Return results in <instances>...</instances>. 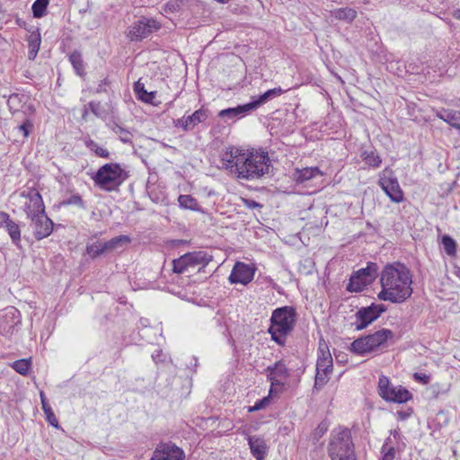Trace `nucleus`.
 <instances>
[{
	"mask_svg": "<svg viewBox=\"0 0 460 460\" xmlns=\"http://www.w3.org/2000/svg\"><path fill=\"white\" fill-rule=\"evenodd\" d=\"M223 166L237 178L253 181L269 173L271 163L268 152H246L238 147H228L221 154Z\"/></svg>",
	"mask_w": 460,
	"mask_h": 460,
	"instance_id": "obj_1",
	"label": "nucleus"
},
{
	"mask_svg": "<svg viewBox=\"0 0 460 460\" xmlns=\"http://www.w3.org/2000/svg\"><path fill=\"white\" fill-rule=\"evenodd\" d=\"M381 290L377 297L383 301L400 304L412 294V276L402 263L387 264L380 274Z\"/></svg>",
	"mask_w": 460,
	"mask_h": 460,
	"instance_id": "obj_2",
	"label": "nucleus"
},
{
	"mask_svg": "<svg viewBox=\"0 0 460 460\" xmlns=\"http://www.w3.org/2000/svg\"><path fill=\"white\" fill-rule=\"evenodd\" d=\"M296 322V311L291 306L275 309L270 317L269 332L279 345H284L286 336L293 330Z\"/></svg>",
	"mask_w": 460,
	"mask_h": 460,
	"instance_id": "obj_3",
	"label": "nucleus"
},
{
	"mask_svg": "<svg viewBox=\"0 0 460 460\" xmlns=\"http://www.w3.org/2000/svg\"><path fill=\"white\" fill-rule=\"evenodd\" d=\"M328 454L332 460H356L349 429L339 428L332 432L328 445Z\"/></svg>",
	"mask_w": 460,
	"mask_h": 460,
	"instance_id": "obj_4",
	"label": "nucleus"
},
{
	"mask_svg": "<svg viewBox=\"0 0 460 460\" xmlns=\"http://www.w3.org/2000/svg\"><path fill=\"white\" fill-rule=\"evenodd\" d=\"M394 338V332L388 329H381L376 332L355 340L350 349L358 355L377 352L387 347V341Z\"/></svg>",
	"mask_w": 460,
	"mask_h": 460,
	"instance_id": "obj_5",
	"label": "nucleus"
},
{
	"mask_svg": "<svg viewBox=\"0 0 460 460\" xmlns=\"http://www.w3.org/2000/svg\"><path fill=\"white\" fill-rule=\"evenodd\" d=\"M126 179L125 172L119 164H106L99 168L94 182L102 190H113Z\"/></svg>",
	"mask_w": 460,
	"mask_h": 460,
	"instance_id": "obj_6",
	"label": "nucleus"
},
{
	"mask_svg": "<svg viewBox=\"0 0 460 460\" xmlns=\"http://www.w3.org/2000/svg\"><path fill=\"white\" fill-rule=\"evenodd\" d=\"M212 261V256L204 251L186 253L172 261V270L181 274L190 270L204 269Z\"/></svg>",
	"mask_w": 460,
	"mask_h": 460,
	"instance_id": "obj_7",
	"label": "nucleus"
},
{
	"mask_svg": "<svg viewBox=\"0 0 460 460\" xmlns=\"http://www.w3.org/2000/svg\"><path fill=\"white\" fill-rule=\"evenodd\" d=\"M378 394L386 402L403 403L411 399V394L402 385H394L385 376H379Z\"/></svg>",
	"mask_w": 460,
	"mask_h": 460,
	"instance_id": "obj_8",
	"label": "nucleus"
},
{
	"mask_svg": "<svg viewBox=\"0 0 460 460\" xmlns=\"http://www.w3.org/2000/svg\"><path fill=\"white\" fill-rule=\"evenodd\" d=\"M378 184L393 202L400 203L403 200V192L392 170L386 168L380 173Z\"/></svg>",
	"mask_w": 460,
	"mask_h": 460,
	"instance_id": "obj_9",
	"label": "nucleus"
},
{
	"mask_svg": "<svg viewBox=\"0 0 460 460\" xmlns=\"http://www.w3.org/2000/svg\"><path fill=\"white\" fill-rule=\"evenodd\" d=\"M19 197L24 199L23 211L28 218L45 212L42 197L36 189L27 188L19 193Z\"/></svg>",
	"mask_w": 460,
	"mask_h": 460,
	"instance_id": "obj_10",
	"label": "nucleus"
},
{
	"mask_svg": "<svg viewBox=\"0 0 460 460\" xmlns=\"http://www.w3.org/2000/svg\"><path fill=\"white\" fill-rule=\"evenodd\" d=\"M376 276V264L369 263L367 268L360 269L349 279L347 290L349 292H360L371 284Z\"/></svg>",
	"mask_w": 460,
	"mask_h": 460,
	"instance_id": "obj_11",
	"label": "nucleus"
},
{
	"mask_svg": "<svg viewBox=\"0 0 460 460\" xmlns=\"http://www.w3.org/2000/svg\"><path fill=\"white\" fill-rule=\"evenodd\" d=\"M386 306L383 304H371L368 306L361 307L355 314L354 323L356 330H363L376 321L384 312Z\"/></svg>",
	"mask_w": 460,
	"mask_h": 460,
	"instance_id": "obj_12",
	"label": "nucleus"
},
{
	"mask_svg": "<svg viewBox=\"0 0 460 460\" xmlns=\"http://www.w3.org/2000/svg\"><path fill=\"white\" fill-rule=\"evenodd\" d=\"M268 380L270 382V395L277 392L278 387L284 385V381L289 376V371L283 360L277 361L264 370Z\"/></svg>",
	"mask_w": 460,
	"mask_h": 460,
	"instance_id": "obj_13",
	"label": "nucleus"
},
{
	"mask_svg": "<svg viewBox=\"0 0 460 460\" xmlns=\"http://www.w3.org/2000/svg\"><path fill=\"white\" fill-rule=\"evenodd\" d=\"M21 323L20 312L14 307H7L0 311V334L9 337L13 334L16 326Z\"/></svg>",
	"mask_w": 460,
	"mask_h": 460,
	"instance_id": "obj_14",
	"label": "nucleus"
},
{
	"mask_svg": "<svg viewBox=\"0 0 460 460\" xmlns=\"http://www.w3.org/2000/svg\"><path fill=\"white\" fill-rule=\"evenodd\" d=\"M160 28L161 25L157 21L143 18L130 27L128 37L131 40H141Z\"/></svg>",
	"mask_w": 460,
	"mask_h": 460,
	"instance_id": "obj_15",
	"label": "nucleus"
},
{
	"mask_svg": "<svg viewBox=\"0 0 460 460\" xmlns=\"http://www.w3.org/2000/svg\"><path fill=\"white\" fill-rule=\"evenodd\" d=\"M209 115V110L202 106L192 114L188 116L185 115L181 119L174 120L173 123L176 128H181L183 131H190L199 123L206 121Z\"/></svg>",
	"mask_w": 460,
	"mask_h": 460,
	"instance_id": "obj_16",
	"label": "nucleus"
},
{
	"mask_svg": "<svg viewBox=\"0 0 460 460\" xmlns=\"http://www.w3.org/2000/svg\"><path fill=\"white\" fill-rule=\"evenodd\" d=\"M184 457L183 450L169 442L160 443L154 451L151 460H184Z\"/></svg>",
	"mask_w": 460,
	"mask_h": 460,
	"instance_id": "obj_17",
	"label": "nucleus"
},
{
	"mask_svg": "<svg viewBox=\"0 0 460 460\" xmlns=\"http://www.w3.org/2000/svg\"><path fill=\"white\" fill-rule=\"evenodd\" d=\"M34 229V235L37 240H41L51 234L53 231V222L49 218L45 212L31 218Z\"/></svg>",
	"mask_w": 460,
	"mask_h": 460,
	"instance_id": "obj_18",
	"label": "nucleus"
},
{
	"mask_svg": "<svg viewBox=\"0 0 460 460\" xmlns=\"http://www.w3.org/2000/svg\"><path fill=\"white\" fill-rule=\"evenodd\" d=\"M254 277V270L248 264L243 262H236L229 276V281L231 283H240L247 285L250 283Z\"/></svg>",
	"mask_w": 460,
	"mask_h": 460,
	"instance_id": "obj_19",
	"label": "nucleus"
},
{
	"mask_svg": "<svg viewBox=\"0 0 460 460\" xmlns=\"http://www.w3.org/2000/svg\"><path fill=\"white\" fill-rule=\"evenodd\" d=\"M0 227L6 230L14 245H19L21 242L20 226L11 219L9 214L4 211H0Z\"/></svg>",
	"mask_w": 460,
	"mask_h": 460,
	"instance_id": "obj_20",
	"label": "nucleus"
},
{
	"mask_svg": "<svg viewBox=\"0 0 460 460\" xmlns=\"http://www.w3.org/2000/svg\"><path fill=\"white\" fill-rule=\"evenodd\" d=\"M247 439L252 455L257 460H264L268 453V447L265 440L258 436H249Z\"/></svg>",
	"mask_w": 460,
	"mask_h": 460,
	"instance_id": "obj_21",
	"label": "nucleus"
},
{
	"mask_svg": "<svg viewBox=\"0 0 460 460\" xmlns=\"http://www.w3.org/2000/svg\"><path fill=\"white\" fill-rule=\"evenodd\" d=\"M253 110L252 103L248 102L234 108H227L219 111L218 116L222 119H240L251 113Z\"/></svg>",
	"mask_w": 460,
	"mask_h": 460,
	"instance_id": "obj_22",
	"label": "nucleus"
},
{
	"mask_svg": "<svg viewBox=\"0 0 460 460\" xmlns=\"http://www.w3.org/2000/svg\"><path fill=\"white\" fill-rule=\"evenodd\" d=\"M323 173L318 167H306L303 169H296L293 173V178L297 183H303L313 178L322 177Z\"/></svg>",
	"mask_w": 460,
	"mask_h": 460,
	"instance_id": "obj_23",
	"label": "nucleus"
},
{
	"mask_svg": "<svg viewBox=\"0 0 460 460\" xmlns=\"http://www.w3.org/2000/svg\"><path fill=\"white\" fill-rule=\"evenodd\" d=\"M27 41L29 48L28 58L29 59L33 60L37 57L41 43V37L39 29L30 31Z\"/></svg>",
	"mask_w": 460,
	"mask_h": 460,
	"instance_id": "obj_24",
	"label": "nucleus"
},
{
	"mask_svg": "<svg viewBox=\"0 0 460 460\" xmlns=\"http://www.w3.org/2000/svg\"><path fill=\"white\" fill-rule=\"evenodd\" d=\"M288 90H283L281 87H276L273 89H270L266 91L263 94L260 95L256 99L251 102L253 110H256L261 105L266 103L270 100H272L278 96H280L282 93H286Z\"/></svg>",
	"mask_w": 460,
	"mask_h": 460,
	"instance_id": "obj_25",
	"label": "nucleus"
},
{
	"mask_svg": "<svg viewBox=\"0 0 460 460\" xmlns=\"http://www.w3.org/2000/svg\"><path fill=\"white\" fill-rule=\"evenodd\" d=\"M134 91L139 100L146 103L155 104V98L156 96V92H147L145 89L144 84L140 81H137L134 85Z\"/></svg>",
	"mask_w": 460,
	"mask_h": 460,
	"instance_id": "obj_26",
	"label": "nucleus"
},
{
	"mask_svg": "<svg viewBox=\"0 0 460 460\" xmlns=\"http://www.w3.org/2000/svg\"><path fill=\"white\" fill-rule=\"evenodd\" d=\"M332 369V358L329 350L320 349L316 363V370L331 373Z\"/></svg>",
	"mask_w": 460,
	"mask_h": 460,
	"instance_id": "obj_27",
	"label": "nucleus"
},
{
	"mask_svg": "<svg viewBox=\"0 0 460 460\" xmlns=\"http://www.w3.org/2000/svg\"><path fill=\"white\" fill-rule=\"evenodd\" d=\"M332 15L338 20L350 22L357 17V12L349 7L339 8L332 12Z\"/></svg>",
	"mask_w": 460,
	"mask_h": 460,
	"instance_id": "obj_28",
	"label": "nucleus"
},
{
	"mask_svg": "<svg viewBox=\"0 0 460 460\" xmlns=\"http://www.w3.org/2000/svg\"><path fill=\"white\" fill-rule=\"evenodd\" d=\"M130 243V238L128 235H119L104 243V247L108 252H112L125 244Z\"/></svg>",
	"mask_w": 460,
	"mask_h": 460,
	"instance_id": "obj_29",
	"label": "nucleus"
},
{
	"mask_svg": "<svg viewBox=\"0 0 460 460\" xmlns=\"http://www.w3.org/2000/svg\"><path fill=\"white\" fill-rule=\"evenodd\" d=\"M179 205L182 208L190 209L193 211L200 210L199 202L195 198L190 195H180L178 198Z\"/></svg>",
	"mask_w": 460,
	"mask_h": 460,
	"instance_id": "obj_30",
	"label": "nucleus"
},
{
	"mask_svg": "<svg viewBox=\"0 0 460 460\" xmlns=\"http://www.w3.org/2000/svg\"><path fill=\"white\" fill-rule=\"evenodd\" d=\"M85 146L93 153L95 154V155L102 157V158H109L110 157V152L100 146L95 141H93L91 138H85L84 140Z\"/></svg>",
	"mask_w": 460,
	"mask_h": 460,
	"instance_id": "obj_31",
	"label": "nucleus"
},
{
	"mask_svg": "<svg viewBox=\"0 0 460 460\" xmlns=\"http://www.w3.org/2000/svg\"><path fill=\"white\" fill-rule=\"evenodd\" d=\"M360 156L362 160L371 167H379L382 163L380 156L374 150H365L361 153Z\"/></svg>",
	"mask_w": 460,
	"mask_h": 460,
	"instance_id": "obj_32",
	"label": "nucleus"
},
{
	"mask_svg": "<svg viewBox=\"0 0 460 460\" xmlns=\"http://www.w3.org/2000/svg\"><path fill=\"white\" fill-rule=\"evenodd\" d=\"M49 4V0H35L31 6L33 17L41 18L46 15Z\"/></svg>",
	"mask_w": 460,
	"mask_h": 460,
	"instance_id": "obj_33",
	"label": "nucleus"
},
{
	"mask_svg": "<svg viewBox=\"0 0 460 460\" xmlns=\"http://www.w3.org/2000/svg\"><path fill=\"white\" fill-rule=\"evenodd\" d=\"M86 252L91 258L95 259L96 257L108 252V249L104 247V243L96 242L86 246Z\"/></svg>",
	"mask_w": 460,
	"mask_h": 460,
	"instance_id": "obj_34",
	"label": "nucleus"
},
{
	"mask_svg": "<svg viewBox=\"0 0 460 460\" xmlns=\"http://www.w3.org/2000/svg\"><path fill=\"white\" fill-rule=\"evenodd\" d=\"M112 130L119 137L122 143H132L133 134L127 128H124L119 125H115Z\"/></svg>",
	"mask_w": 460,
	"mask_h": 460,
	"instance_id": "obj_35",
	"label": "nucleus"
},
{
	"mask_svg": "<svg viewBox=\"0 0 460 460\" xmlns=\"http://www.w3.org/2000/svg\"><path fill=\"white\" fill-rule=\"evenodd\" d=\"M31 359H19L12 364V367L19 374L26 376L31 368Z\"/></svg>",
	"mask_w": 460,
	"mask_h": 460,
	"instance_id": "obj_36",
	"label": "nucleus"
},
{
	"mask_svg": "<svg viewBox=\"0 0 460 460\" xmlns=\"http://www.w3.org/2000/svg\"><path fill=\"white\" fill-rule=\"evenodd\" d=\"M444 117L445 122L456 128H460V111L448 110Z\"/></svg>",
	"mask_w": 460,
	"mask_h": 460,
	"instance_id": "obj_37",
	"label": "nucleus"
},
{
	"mask_svg": "<svg viewBox=\"0 0 460 460\" xmlns=\"http://www.w3.org/2000/svg\"><path fill=\"white\" fill-rule=\"evenodd\" d=\"M62 206H75L77 208H85V204L79 194H72L61 202Z\"/></svg>",
	"mask_w": 460,
	"mask_h": 460,
	"instance_id": "obj_38",
	"label": "nucleus"
},
{
	"mask_svg": "<svg viewBox=\"0 0 460 460\" xmlns=\"http://www.w3.org/2000/svg\"><path fill=\"white\" fill-rule=\"evenodd\" d=\"M69 60L74 66L77 75H82L84 74V66L82 56L79 52H73L69 56Z\"/></svg>",
	"mask_w": 460,
	"mask_h": 460,
	"instance_id": "obj_39",
	"label": "nucleus"
},
{
	"mask_svg": "<svg viewBox=\"0 0 460 460\" xmlns=\"http://www.w3.org/2000/svg\"><path fill=\"white\" fill-rule=\"evenodd\" d=\"M392 442L391 438H387L382 447L383 457L382 460H394L395 456V449L389 444Z\"/></svg>",
	"mask_w": 460,
	"mask_h": 460,
	"instance_id": "obj_40",
	"label": "nucleus"
},
{
	"mask_svg": "<svg viewBox=\"0 0 460 460\" xmlns=\"http://www.w3.org/2000/svg\"><path fill=\"white\" fill-rule=\"evenodd\" d=\"M442 244L447 255H455L456 252V243L452 237L444 235L442 237Z\"/></svg>",
	"mask_w": 460,
	"mask_h": 460,
	"instance_id": "obj_41",
	"label": "nucleus"
},
{
	"mask_svg": "<svg viewBox=\"0 0 460 460\" xmlns=\"http://www.w3.org/2000/svg\"><path fill=\"white\" fill-rule=\"evenodd\" d=\"M91 111L98 118H104L106 116V111L102 106L100 102H91L88 104Z\"/></svg>",
	"mask_w": 460,
	"mask_h": 460,
	"instance_id": "obj_42",
	"label": "nucleus"
},
{
	"mask_svg": "<svg viewBox=\"0 0 460 460\" xmlns=\"http://www.w3.org/2000/svg\"><path fill=\"white\" fill-rule=\"evenodd\" d=\"M329 374L330 373H328V372H323V371L316 370L315 381H314L315 387H322L323 385H324L328 381Z\"/></svg>",
	"mask_w": 460,
	"mask_h": 460,
	"instance_id": "obj_43",
	"label": "nucleus"
},
{
	"mask_svg": "<svg viewBox=\"0 0 460 460\" xmlns=\"http://www.w3.org/2000/svg\"><path fill=\"white\" fill-rule=\"evenodd\" d=\"M46 420L53 427L58 428V420L52 411L51 407H49L45 410H43Z\"/></svg>",
	"mask_w": 460,
	"mask_h": 460,
	"instance_id": "obj_44",
	"label": "nucleus"
},
{
	"mask_svg": "<svg viewBox=\"0 0 460 460\" xmlns=\"http://www.w3.org/2000/svg\"><path fill=\"white\" fill-rule=\"evenodd\" d=\"M32 128L33 123L29 119H26L21 126L18 127L19 131L22 133L24 137L29 136Z\"/></svg>",
	"mask_w": 460,
	"mask_h": 460,
	"instance_id": "obj_45",
	"label": "nucleus"
},
{
	"mask_svg": "<svg viewBox=\"0 0 460 460\" xmlns=\"http://www.w3.org/2000/svg\"><path fill=\"white\" fill-rule=\"evenodd\" d=\"M270 402V395L262 398L261 400L255 402V404L250 407L249 411H255L265 408Z\"/></svg>",
	"mask_w": 460,
	"mask_h": 460,
	"instance_id": "obj_46",
	"label": "nucleus"
},
{
	"mask_svg": "<svg viewBox=\"0 0 460 460\" xmlns=\"http://www.w3.org/2000/svg\"><path fill=\"white\" fill-rule=\"evenodd\" d=\"M180 5L176 1H169L164 6V11L165 13H175L179 10Z\"/></svg>",
	"mask_w": 460,
	"mask_h": 460,
	"instance_id": "obj_47",
	"label": "nucleus"
},
{
	"mask_svg": "<svg viewBox=\"0 0 460 460\" xmlns=\"http://www.w3.org/2000/svg\"><path fill=\"white\" fill-rule=\"evenodd\" d=\"M414 379L421 382L422 384L426 385L429 382V376L426 374H420L415 373L414 374Z\"/></svg>",
	"mask_w": 460,
	"mask_h": 460,
	"instance_id": "obj_48",
	"label": "nucleus"
},
{
	"mask_svg": "<svg viewBox=\"0 0 460 460\" xmlns=\"http://www.w3.org/2000/svg\"><path fill=\"white\" fill-rule=\"evenodd\" d=\"M328 429V426L326 423L322 422L315 429V435L322 437Z\"/></svg>",
	"mask_w": 460,
	"mask_h": 460,
	"instance_id": "obj_49",
	"label": "nucleus"
},
{
	"mask_svg": "<svg viewBox=\"0 0 460 460\" xmlns=\"http://www.w3.org/2000/svg\"><path fill=\"white\" fill-rule=\"evenodd\" d=\"M109 84V81L107 79H103L99 84L98 87L96 88V93H105L107 92V85Z\"/></svg>",
	"mask_w": 460,
	"mask_h": 460,
	"instance_id": "obj_50",
	"label": "nucleus"
},
{
	"mask_svg": "<svg viewBox=\"0 0 460 460\" xmlns=\"http://www.w3.org/2000/svg\"><path fill=\"white\" fill-rule=\"evenodd\" d=\"M244 204L249 208H261V205L252 199H244Z\"/></svg>",
	"mask_w": 460,
	"mask_h": 460,
	"instance_id": "obj_51",
	"label": "nucleus"
},
{
	"mask_svg": "<svg viewBox=\"0 0 460 460\" xmlns=\"http://www.w3.org/2000/svg\"><path fill=\"white\" fill-rule=\"evenodd\" d=\"M40 396L42 410H45V409L50 407L43 392H40Z\"/></svg>",
	"mask_w": 460,
	"mask_h": 460,
	"instance_id": "obj_52",
	"label": "nucleus"
},
{
	"mask_svg": "<svg viewBox=\"0 0 460 460\" xmlns=\"http://www.w3.org/2000/svg\"><path fill=\"white\" fill-rule=\"evenodd\" d=\"M447 111L448 110H446V109H442V110H439V111H436V116L438 118H439L440 119L444 120V116L447 113Z\"/></svg>",
	"mask_w": 460,
	"mask_h": 460,
	"instance_id": "obj_53",
	"label": "nucleus"
},
{
	"mask_svg": "<svg viewBox=\"0 0 460 460\" xmlns=\"http://www.w3.org/2000/svg\"><path fill=\"white\" fill-rule=\"evenodd\" d=\"M397 416L400 420H404L410 416V414L405 411H397Z\"/></svg>",
	"mask_w": 460,
	"mask_h": 460,
	"instance_id": "obj_54",
	"label": "nucleus"
},
{
	"mask_svg": "<svg viewBox=\"0 0 460 460\" xmlns=\"http://www.w3.org/2000/svg\"><path fill=\"white\" fill-rule=\"evenodd\" d=\"M391 435H393L394 439H399L401 437V434H400L399 430H397V429L392 430Z\"/></svg>",
	"mask_w": 460,
	"mask_h": 460,
	"instance_id": "obj_55",
	"label": "nucleus"
},
{
	"mask_svg": "<svg viewBox=\"0 0 460 460\" xmlns=\"http://www.w3.org/2000/svg\"><path fill=\"white\" fill-rule=\"evenodd\" d=\"M453 17L460 21V9H456L453 12Z\"/></svg>",
	"mask_w": 460,
	"mask_h": 460,
	"instance_id": "obj_56",
	"label": "nucleus"
},
{
	"mask_svg": "<svg viewBox=\"0 0 460 460\" xmlns=\"http://www.w3.org/2000/svg\"><path fill=\"white\" fill-rule=\"evenodd\" d=\"M17 95H13V96H11L8 102L11 103V102L13 100V99H17Z\"/></svg>",
	"mask_w": 460,
	"mask_h": 460,
	"instance_id": "obj_57",
	"label": "nucleus"
},
{
	"mask_svg": "<svg viewBox=\"0 0 460 460\" xmlns=\"http://www.w3.org/2000/svg\"><path fill=\"white\" fill-rule=\"evenodd\" d=\"M86 116H87V110L85 109L84 112L83 113V118L85 119Z\"/></svg>",
	"mask_w": 460,
	"mask_h": 460,
	"instance_id": "obj_58",
	"label": "nucleus"
}]
</instances>
